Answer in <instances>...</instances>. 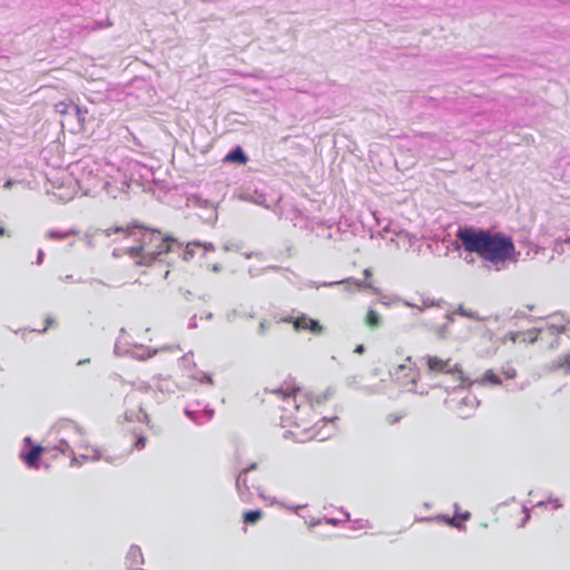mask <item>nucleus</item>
I'll use <instances>...</instances> for the list:
<instances>
[{"label":"nucleus","mask_w":570,"mask_h":570,"mask_svg":"<svg viewBox=\"0 0 570 570\" xmlns=\"http://www.w3.org/2000/svg\"><path fill=\"white\" fill-rule=\"evenodd\" d=\"M146 416H147L146 413L141 409H139V411L136 413H134V412L125 413V417L128 421H142L144 419H146Z\"/></svg>","instance_id":"32"},{"label":"nucleus","mask_w":570,"mask_h":570,"mask_svg":"<svg viewBox=\"0 0 570 570\" xmlns=\"http://www.w3.org/2000/svg\"><path fill=\"white\" fill-rule=\"evenodd\" d=\"M88 362H89V360H80V361H78L77 365L80 366V365H83V364H86Z\"/></svg>","instance_id":"57"},{"label":"nucleus","mask_w":570,"mask_h":570,"mask_svg":"<svg viewBox=\"0 0 570 570\" xmlns=\"http://www.w3.org/2000/svg\"><path fill=\"white\" fill-rule=\"evenodd\" d=\"M405 361L406 363L400 364L390 371L391 376L404 386L411 385L412 387H409L410 391L424 394V391H417L414 389L420 374L413 368L411 356H407Z\"/></svg>","instance_id":"8"},{"label":"nucleus","mask_w":570,"mask_h":570,"mask_svg":"<svg viewBox=\"0 0 570 570\" xmlns=\"http://www.w3.org/2000/svg\"><path fill=\"white\" fill-rule=\"evenodd\" d=\"M370 527V522L367 520H355L354 521V529H366Z\"/></svg>","instance_id":"36"},{"label":"nucleus","mask_w":570,"mask_h":570,"mask_svg":"<svg viewBox=\"0 0 570 570\" xmlns=\"http://www.w3.org/2000/svg\"><path fill=\"white\" fill-rule=\"evenodd\" d=\"M75 114L78 116V119L80 122H82L85 120V115L80 108H79V112H75Z\"/></svg>","instance_id":"47"},{"label":"nucleus","mask_w":570,"mask_h":570,"mask_svg":"<svg viewBox=\"0 0 570 570\" xmlns=\"http://www.w3.org/2000/svg\"><path fill=\"white\" fill-rule=\"evenodd\" d=\"M459 314L462 315V316H465V317H469V318H473V320H478L479 317L476 316V313L473 312V311H468L463 307H460L459 308Z\"/></svg>","instance_id":"35"},{"label":"nucleus","mask_w":570,"mask_h":570,"mask_svg":"<svg viewBox=\"0 0 570 570\" xmlns=\"http://www.w3.org/2000/svg\"><path fill=\"white\" fill-rule=\"evenodd\" d=\"M77 465H80L83 461H99L102 458L100 451L97 448L90 445L88 442L85 443L82 449L77 452Z\"/></svg>","instance_id":"19"},{"label":"nucleus","mask_w":570,"mask_h":570,"mask_svg":"<svg viewBox=\"0 0 570 570\" xmlns=\"http://www.w3.org/2000/svg\"><path fill=\"white\" fill-rule=\"evenodd\" d=\"M269 393L279 403L282 426L289 428V433L296 441L305 442L314 438L324 440L328 436L321 432L313 404L303 391L293 385L283 384L271 390Z\"/></svg>","instance_id":"3"},{"label":"nucleus","mask_w":570,"mask_h":570,"mask_svg":"<svg viewBox=\"0 0 570 570\" xmlns=\"http://www.w3.org/2000/svg\"><path fill=\"white\" fill-rule=\"evenodd\" d=\"M43 256H45L43 250H42V249H39V250H38V257H37V264H38V265L42 263Z\"/></svg>","instance_id":"46"},{"label":"nucleus","mask_w":570,"mask_h":570,"mask_svg":"<svg viewBox=\"0 0 570 570\" xmlns=\"http://www.w3.org/2000/svg\"><path fill=\"white\" fill-rule=\"evenodd\" d=\"M14 184L13 180H7L3 185L4 188H11V186Z\"/></svg>","instance_id":"53"},{"label":"nucleus","mask_w":570,"mask_h":570,"mask_svg":"<svg viewBox=\"0 0 570 570\" xmlns=\"http://www.w3.org/2000/svg\"><path fill=\"white\" fill-rule=\"evenodd\" d=\"M225 160L237 161V163L244 164L247 160V157L240 147H236L235 149H233L230 153H228L226 155Z\"/></svg>","instance_id":"27"},{"label":"nucleus","mask_w":570,"mask_h":570,"mask_svg":"<svg viewBox=\"0 0 570 570\" xmlns=\"http://www.w3.org/2000/svg\"><path fill=\"white\" fill-rule=\"evenodd\" d=\"M189 377L200 384H208V385H213L214 384V381H213V377L208 374V373H205V372H202V371H194Z\"/></svg>","instance_id":"28"},{"label":"nucleus","mask_w":570,"mask_h":570,"mask_svg":"<svg viewBox=\"0 0 570 570\" xmlns=\"http://www.w3.org/2000/svg\"><path fill=\"white\" fill-rule=\"evenodd\" d=\"M421 363L425 364L428 367L429 373L431 374H439V373H445V374H458V380L461 383L468 382V377H465L462 373V371L459 367L458 363H452L450 358H441L434 355H425L420 358Z\"/></svg>","instance_id":"7"},{"label":"nucleus","mask_w":570,"mask_h":570,"mask_svg":"<svg viewBox=\"0 0 570 570\" xmlns=\"http://www.w3.org/2000/svg\"><path fill=\"white\" fill-rule=\"evenodd\" d=\"M403 417L402 413H390L386 416V422L391 425L396 424Z\"/></svg>","instance_id":"34"},{"label":"nucleus","mask_w":570,"mask_h":570,"mask_svg":"<svg viewBox=\"0 0 570 570\" xmlns=\"http://www.w3.org/2000/svg\"><path fill=\"white\" fill-rule=\"evenodd\" d=\"M446 522L452 525V527H455L458 529H463L464 527H462L461 524L456 523L454 519H446Z\"/></svg>","instance_id":"45"},{"label":"nucleus","mask_w":570,"mask_h":570,"mask_svg":"<svg viewBox=\"0 0 570 570\" xmlns=\"http://www.w3.org/2000/svg\"><path fill=\"white\" fill-rule=\"evenodd\" d=\"M363 274H364V276H365V277H370V276H372V271H371V268H365V269L363 271Z\"/></svg>","instance_id":"51"},{"label":"nucleus","mask_w":570,"mask_h":570,"mask_svg":"<svg viewBox=\"0 0 570 570\" xmlns=\"http://www.w3.org/2000/svg\"><path fill=\"white\" fill-rule=\"evenodd\" d=\"M556 368L563 371L564 373L570 374V354H567L560 357L557 361Z\"/></svg>","instance_id":"31"},{"label":"nucleus","mask_w":570,"mask_h":570,"mask_svg":"<svg viewBox=\"0 0 570 570\" xmlns=\"http://www.w3.org/2000/svg\"><path fill=\"white\" fill-rule=\"evenodd\" d=\"M479 401L475 396L473 395H465L463 397H461L460 401H458L456 405H455V412L458 414V416L462 417V419H466L469 416H471V414L473 413V411L478 407L479 405Z\"/></svg>","instance_id":"17"},{"label":"nucleus","mask_w":570,"mask_h":570,"mask_svg":"<svg viewBox=\"0 0 570 570\" xmlns=\"http://www.w3.org/2000/svg\"><path fill=\"white\" fill-rule=\"evenodd\" d=\"M344 515H345V520L350 519V514L347 512H344Z\"/></svg>","instance_id":"63"},{"label":"nucleus","mask_w":570,"mask_h":570,"mask_svg":"<svg viewBox=\"0 0 570 570\" xmlns=\"http://www.w3.org/2000/svg\"><path fill=\"white\" fill-rule=\"evenodd\" d=\"M222 190H223V185H219V193H218L217 195H223ZM222 197H223V196H220V197L218 198V200H219Z\"/></svg>","instance_id":"60"},{"label":"nucleus","mask_w":570,"mask_h":570,"mask_svg":"<svg viewBox=\"0 0 570 570\" xmlns=\"http://www.w3.org/2000/svg\"><path fill=\"white\" fill-rule=\"evenodd\" d=\"M284 322L292 323L296 331H309L313 334H322L323 326L317 320L311 318L305 314L297 317L288 316Z\"/></svg>","instance_id":"13"},{"label":"nucleus","mask_w":570,"mask_h":570,"mask_svg":"<svg viewBox=\"0 0 570 570\" xmlns=\"http://www.w3.org/2000/svg\"><path fill=\"white\" fill-rule=\"evenodd\" d=\"M321 422H322L324 425H325V424H327V422H326V420H325L324 417L321 420Z\"/></svg>","instance_id":"64"},{"label":"nucleus","mask_w":570,"mask_h":570,"mask_svg":"<svg viewBox=\"0 0 570 570\" xmlns=\"http://www.w3.org/2000/svg\"><path fill=\"white\" fill-rule=\"evenodd\" d=\"M373 216H374V218H375V220H376L377 225L380 226V225L382 224V222H381V219L379 218V216H377L376 212H374V213H373Z\"/></svg>","instance_id":"55"},{"label":"nucleus","mask_w":570,"mask_h":570,"mask_svg":"<svg viewBox=\"0 0 570 570\" xmlns=\"http://www.w3.org/2000/svg\"><path fill=\"white\" fill-rule=\"evenodd\" d=\"M210 269L215 273L219 272L220 271V265L219 264H214L212 265Z\"/></svg>","instance_id":"50"},{"label":"nucleus","mask_w":570,"mask_h":570,"mask_svg":"<svg viewBox=\"0 0 570 570\" xmlns=\"http://www.w3.org/2000/svg\"><path fill=\"white\" fill-rule=\"evenodd\" d=\"M456 240L468 254H476L489 271L501 272L519 261L511 236L491 229L461 226L455 233Z\"/></svg>","instance_id":"1"},{"label":"nucleus","mask_w":570,"mask_h":570,"mask_svg":"<svg viewBox=\"0 0 570 570\" xmlns=\"http://www.w3.org/2000/svg\"><path fill=\"white\" fill-rule=\"evenodd\" d=\"M59 432V444L55 448L71 458V465H77V452L88 442L85 430L75 422H66L60 426Z\"/></svg>","instance_id":"6"},{"label":"nucleus","mask_w":570,"mask_h":570,"mask_svg":"<svg viewBox=\"0 0 570 570\" xmlns=\"http://www.w3.org/2000/svg\"><path fill=\"white\" fill-rule=\"evenodd\" d=\"M78 232L73 228L67 230H49L46 234L48 239L61 240L69 236L76 235Z\"/></svg>","instance_id":"26"},{"label":"nucleus","mask_w":570,"mask_h":570,"mask_svg":"<svg viewBox=\"0 0 570 570\" xmlns=\"http://www.w3.org/2000/svg\"><path fill=\"white\" fill-rule=\"evenodd\" d=\"M338 284H344L346 286V291H352L354 288H357V289L370 288L374 293H377V288L374 287L371 282L357 281L352 277L343 279V281H337V282L323 283V286L331 287V286L338 285Z\"/></svg>","instance_id":"18"},{"label":"nucleus","mask_w":570,"mask_h":570,"mask_svg":"<svg viewBox=\"0 0 570 570\" xmlns=\"http://www.w3.org/2000/svg\"><path fill=\"white\" fill-rule=\"evenodd\" d=\"M215 246L213 243H202L198 240L189 242L186 244L185 249L183 252V259L188 262L193 259L198 252L202 253V256L206 255L208 252H214Z\"/></svg>","instance_id":"16"},{"label":"nucleus","mask_w":570,"mask_h":570,"mask_svg":"<svg viewBox=\"0 0 570 570\" xmlns=\"http://www.w3.org/2000/svg\"><path fill=\"white\" fill-rule=\"evenodd\" d=\"M551 327L553 328V332H557V333L563 332V330H564L563 325H561V326L551 325Z\"/></svg>","instance_id":"48"},{"label":"nucleus","mask_w":570,"mask_h":570,"mask_svg":"<svg viewBox=\"0 0 570 570\" xmlns=\"http://www.w3.org/2000/svg\"><path fill=\"white\" fill-rule=\"evenodd\" d=\"M115 353L118 355H130L132 358L144 361L157 353V350H150L149 347H145L142 345H134L130 348L122 345L120 338L117 340L115 344Z\"/></svg>","instance_id":"12"},{"label":"nucleus","mask_w":570,"mask_h":570,"mask_svg":"<svg viewBox=\"0 0 570 570\" xmlns=\"http://www.w3.org/2000/svg\"><path fill=\"white\" fill-rule=\"evenodd\" d=\"M553 250L570 256V233L564 237L558 236L554 240Z\"/></svg>","instance_id":"24"},{"label":"nucleus","mask_w":570,"mask_h":570,"mask_svg":"<svg viewBox=\"0 0 570 570\" xmlns=\"http://www.w3.org/2000/svg\"><path fill=\"white\" fill-rule=\"evenodd\" d=\"M149 387H150V386H149L148 384L141 383V384H139L138 390H140V391H147Z\"/></svg>","instance_id":"49"},{"label":"nucleus","mask_w":570,"mask_h":570,"mask_svg":"<svg viewBox=\"0 0 570 570\" xmlns=\"http://www.w3.org/2000/svg\"><path fill=\"white\" fill-rule=\"evenodd\" d=\"M104 188L102 191L110 198H118L127 194L134 173L148 170L138 161L128 160L120 165L104 160Z\"/></svg>","instance_id":"4"},{"label":"nucleus","mask_w":570,"mask_h":570,"mask_svg":"<svg viewBox=\"0 0 570 570\" xmlns=\"http://www.w3.org/2000/svg\"><path fill=\"white\" fill-rule=\"evenodd\" d=\"M222 190H223V185H219V193H218L217 195H223ZM222 197H223V196H220V197L218 198V200H219Z\"/></svg>","instance_id":"61"},{"label":"nucleus","mask_w":570,"mask_h":570,"mask_svg":"<svg viewBox=\"0 0 570 570\" xmlns=\"http://www.w3.org/2000/svg\"><path fill=\"white\" fill-rule=\"evenodd\" d=\"M365 322L371 327H377L381 325V316L374 309H368Z\"/></svg>","instance_id":"30"},{"label":"nucleus","mask_w":570,"mask_h":570,"mask_svg":"<svg viewBox=\"0 0 570 570\" xmlns=\"http://www.w3.org/2000/svg\"><path fill=\"white\" fill-rule=\"evenodd\" d=\"M377 235L382 239L395 242L396 247L401 246V240H403V239H407V243L411 244L412 238H413V236H411L409 233L401 230V229H396V228L392 227L391 224L384 225L383 228L377 232Z\"/></svg>","instance_id":"15"},{"label":"nucleus","mask_w":570,"mask_h":570,"mask_svg":"<svg viewBox=\"0 0 570 570\" xmlns=\"http://www.w3.org/2000/svg\"><path fill=\"white\" fill-rule=\"evenodd\" d=\"M55 111L60 115H68L79 112V107L70 101H59L55 105Z\"/></svg>","instance_id":"25"},{"label":"nucleus","mask_w":570,"mask_h":570,"mask_svg":"<svg viewBox=\"0 0 570 570\" xmlns=\"http://www.w3.org/2000/svg\"><path fill=\"white\" fill-rule=\"evenodd\" d=\"M266 331H267V322L262 321L258 325V334L264 335Z\"/></svg>","instance_id":"41"},{"label":"nucleus","mask_w":570,"mask_h":570,"mask_svg":"<svg viewBox=\"0 0 570 570\" xmlns=\"http://www.w3.org/2000/svg\"><path fill=\"white\" fill-rule=\"evenodd\" d=\"M102 167L104 160L90 158L81 159L69 167L82 196L96 197L102 193L105 184Z\"/></svg>","instance_id":"5"},{"label":"nucleus","mask_w":570,"mask_h":570,"mask_svg":"<svg viewBox=\"0 0 570 570\" xmlns=\"http://www.w3.org/2000/svg\"><path fill=\"white\" fill-rule=\"evenodd\" d=\"M79 191L80 189L70 169L68 173L62 171L61 177L53 183L52 194L63 202L71 200Z\"/></svg>","instance_id":"9"},{"label":"nucleus","mask_w":570,"mask_h":570,"mask_svg":"<svg viewBox=\"0 0 570 570\" xmlns=\"http://www.w3.org/2000/svg\"><path fill=\"white\" fill-rule=\"evenodd\" d=\"M236 491L244 503L252 501L253 494L248 485L247 476L243 475V473H239L236 478Z\"/></svg>","instance_id":"20"},{"label":"nucleus","mask_w":570,"mask_h":570,"mask_svg":"<svg viewBox=\"0 0 570 570\" xmlns=\"http://www.w3.org/2000/svg\"><path fill=\"white\" fill-rule=\"evenodd\" d=\"M262 511L261 510H249L244 513V522L248 524L256 523L262 518Z\"/></svg>","instance_id":"29"},{"label":"nucleus","mask_w":570,"mask_h":570,"mask_svg":"<svg viewBox=\"0 0 570 570\" xmlns=\"http://www.w3.org/2000/svg\"><path fill=\"white\" fill-rule=\"evenodd\" d=\"M547 503H548V500L547 501H540V502L537 503V507H544Z\"/></svg>","instance_id":"58"},{"label":"nucleus","mask_w":570,"mask_h":570,"mask_svg":"<svg viewBox=\"0 0 570 570\" xmlns=\"http://www.w3.org/2000/svg\"><path fill=\"white\" fill-rule=\"evenodd\" d=\"M24 445H30V449L28 451L21 450L19 453V458L29 466L32 469L39 468V460L41 456V453L43 452V448L41 445H31V438L26 436L23 439Z\"/></svg>","instance_id":"14"},{"label":"nucleus","mask_w":570,"mask_h":570,"mask_svg":"<svg viewBox=\"0 0 570 570\" xmlns=\"http://www.w3.org/2000/svg\"><path fill=\"white\" fill-rule=\"evenodd\" d=\"M304 507L305 505H296V507H291L288 509L296 512L298 509L304 508Z\"/></svg>","instance_id":"56"},{"label":"nucleus","mask_w":570,"mask_h":570,"mask_svg":"<svg viewBox=\"0 0 570 570\" xmlns=\"http://www.w3.org/2000/svg\"><path fill=\"white\" fill-rule=\"evenodd\" d=\"M340 522H341V520L334 519V518L325 519V523L331 524V525H337Z\"/></svg>","instance_id":"44"},{"label":"nucleus","mask_w":570,"mask_h":570,"mask_svg":"<svg viewBox=\"0 0 570 570\" xmlns=\"http://www.w3.org/2000/svg\"><path fill=\"white\" fill-rule=\"evenodd\" d=\"M6 235V229L3 227H0V236H4Z\"/></svg>","instance_id":"59"},{"label":"nucleus","mask_w":570,"mask_h":570,"mask_svg":"<svg viewBox=\"0 0 570 570\" xmlns=\"http://www.w3.org/2000/svg\"><path fill=\"white\" fill-rule=\"evenodd\" d=\"M394 302H402L404 305L410 306V307H415V308H417L419 311H423V309L428 306V304H426V303H424V305H423L422 307H419V306H416L415 304H412V303H410V302H407V301H402L400 297H396V298L394 299Z\"/></svg>","instance_id":"37"},{"label":"nucleus","mask_w":570,"mask_h":570,"mask_svg":"<svg viewBox=\"0 0 570 570\" xmlns=\"http://www.w3.org/2000/svg\"><path fill=\"white\" fill-rule=\"evenodd\" d=\"M145 445H146V438L140 436V438L137 440V442H136V444H135V448H136V449H138V450H141V449H144V448H145Z\"/></svg>","instance_id":"40"},{"label":"nucleus","mask_w":570,"mask_h":570,"mask_svg":"<svg viewBox=\"0 0 570 570\" xmlns=\"http://www.w3.org/2000/svg\"><path fill=\"white\" fill-rule=\"evenodd\" d=\"M155 386L161 393L171 392V389H170L171 383L168 380L160 379V380H158V382L156 383Z\"/></svg>","instance_id":"33"},{"label":"nucleus","mask_w":570,"mask_h":570,"mask_svg":"<svg viewBox=\"0 0 570 570\" xmlns=\"http://www.w3.org/2000/svg\"><path fill=\"white\" fill-rule=\"evenodd\" d=\"M523 512L525 513V517L522 518V522H521V527H524V524L529 521L530 519V511L527 507H523Z\"/></svg>","instance_id":"42"},{"label":"nucleus","mask_w":570,"mask_h":570,"mask_svg":"<svg viewBox=\"0 0 570 570\" xmlns=\"http://www.w3.org/2000/svg\"><path fill=\"white\" fill-rule=\"evenodd\" d=\"M188 326H189L190 328H193V327H195V326H196V323L193 321V322H190V323H189V325H188Z\"/></svg>","instance_id":"62"},{"label":"nucleus","mask_w":570,"mask_h":570,"mask_svg":"<svg viewBox=\"0 0 570 570\" xmlns=\"http://www.w3.org/2000/svg\"><path fill=\"white\" fill-rule=\"evenodd\" d=\"M462 520H468L470 518V512H464L460 515Z\"/></svg>","instance_id":"54"},{"label":"nucleus","mask_w":570,"mask_h":570,"mask_svg":"<svg viewBox=\"0 0 570 570\" xmlns=\"http://www.w3.org/2000/svg\"><path fill=\"white\" fill-rule=\"evenodd\" d=\"M363 352H364V346L363 345H357L356 348H355V353L362 354Z\"/></svg>","instance_id":"52"},{"label":"nucleus","mask_w":570,"mask_h":570,"mask_svg":"<svg viewBox=\"0 0 570 570\" xmlns=\"http://www.w3.org/2000/svg\"><path fill=\"white\" fill-rule=\"evenodd\" d=\"M259 497L265 501L267 502V504L269 505H273V504H276L278 503L277 500L275 498H271V497H265L262 492H258Z\"/></svg>","instance_id":"39"},{"label":"nucleus","mask_w":570,"mask_h":570,"mask_svg":"<svg viewBox=\"0 0 570 570\" xmlns=\"http://www.w3.org/2000/svg\"><path fill=\"white\" fill-rule=\"evenodd\" d=\"M255 312L252 307L239 305L226 313V320L229 323H235L239 318H254Z\"/></svg>","instance_id":"21"},{"label":"nucleus","mask_w":570,"mask_h":570,"mask_svg":"<svg viewBox=\"0 0 570 570\" xmlns=\"http://www.w3.org/2000/svg\"><path fill=\"white\" fill-rule=\"evenodd\" d=\"M126 562L129 569L138 570V567L142 564V553L138 546H131L126 556Z\"/></svg>","instance_id":"22"},{"label":"nucleus","mask_w":570,"mask_h":570,"mask_svg":"<svg viewBox=\"0 0 570 570\" xmlns=\"http://www.w3.org/2000/svg\"><path fill=\"white\" fill-rule=\"evenodd\" d=\"M220 196L222 195H216L214 198L207 199V198H204L202 195L195 194L188 198V202L195 206H199V207H204V208H212L215 210L216 204L218 203V198Z\"/></svg>","instance_id":"23"},{"label":"nucleus","mask_w":570,"mask_h":570,"mask_svg":"<svg viewBox=\"0 0 570 570\" xmlns=\"http://www.w3.org/2000/svg\"><path fill=\"white\" fill-rule=\"evenodd\" d=\"M548 503L553 504V509L562 508L561 501L559 499H556V498H552V497L548 498Z\"/></svg>","instance_id":"38"},{"label":"nucleus","mask_w":570,"mask_h":570,"mask_svg":"<svg viewBox=\"0 0 570 570\" xmlns=\"http://www.w3.org/2000/svg\"><path fill=\"white\" fill-rule=\"evenodd\" d=\"M185 415L197 425L209 422L214 416V410L208 405L202 407L200 402L187 404L184 409Z\"/></svg>","instance_id":"11"},{"label":"nucleus","mask_w":570,"mask_h":570,"mask_svg":"<svg viewBox=\"0 0 570 570\" xmlns=\"http://www.w3.org/2000/svg\"><path fill=\"white\" fill-rule=\"evenodd\" d=\"M505 380H512L517 376V371L512 366H504L502 367L500 373H495L493 370H488L484 372V374L475 380V381H469V386L473 384H478L481 386L485 385H500L502 384V377Z\"/></svg>","instance_id":"10"},{"label":"nucleus","mask_w":570,"mask_h":570,"mask_svg":"<svg viewBox=\"0 0 570 570\" xmlns=\"http://www.w3.org/2000/svg\"><path fill=\"white\" fill-rule=\"evenodd\" d=\"M257 468L256 463H252L249 466L243 469L239 473H243V475H246L249 471H253Z\"/></svg>","instance_id":"43"},{"label":"nucleus","mask_w":570,"mask_h":570,"mask_svg":"<svg viewBox=\"0 0 570 570\" xmlns=\"http://www.w3.org/2000/svg\"><path fill=\"white\" fill-rule=\"evenodd\" d=\"M112 234H119L121 239L126 242L124 250L136 265H150L161 254L181 248V244L177 239L165 237L159 230L142 226L88 230L82 239L87 246L92 247L95 236L110 237Z\"/></svg>","instance_id":"2"}]
</instances>
